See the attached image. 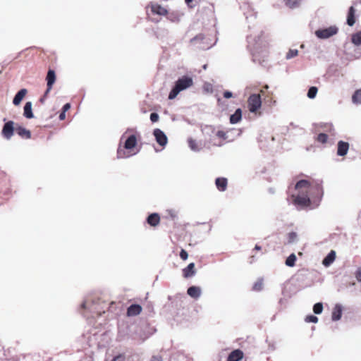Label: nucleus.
I'll return each mask as SVG.
<instances>
[{
    "label": "nucleus",
    "mask_w": 361,
    "mask_h": 361,
    "mask_svg": "<svg viewBox=\"0 0 361 361\" xmlns=\"http://www.w3.org/2000/svg\"><path fill=\"white\" fill-rule=\"evenodd\" d=\"M119 341H131L135 343H142L147 338V335L142 328L136 324H123L118 327Z\"/></svg>",
    "instance_id": "obj_1"
},
{
    "label": "nucleus",
    "mask_w": 361,
    "mask_h": 361,
    "mask_svg": "<svg viewBox=\"0 0 361 361\" xmlns=\"http://www.w3.org/2000/svg\"><path fill=\"white\" fill-rule=\"evenodd\" d=\"M295 189L306 190V192L309 194L313 202L312 208H316L319 205L324 195V191L321 183L315 182L311 183L310 181L302 179L296 183Z\"/></svg>",
    "instance_id": "obj_2"
},
{
    "label": "nucleus",
    "mask_w": 361,
    "mask_h": 361,
    "mask_svg": "<svg viewBox=\"0 0 361 361\" xmlns=\"http://www.w3.org/2000/svg\"><path fill=\"white\" fill-rule=\"evenodd\" d=\"M192 85L193 79L192 77L185 75L178 78L169 94V99H174L180 92L188 89Z\"/></svg>",
    "instance_id": "obj_3"
},
{
    "label": "nucleus",
    "mask_w": 361,
    "mask_h": 361,
    "mask_svg": "<svg viewBox=\"0 0 361 361\" xmlns=\"http://www.w3.org/2000/svg\"><path fill=\"white\" fill-rule=\"evenodd\" d=\"M297 195H292L293 203L298 207V209H303L307 207L313 209V202L310 198L308 193L306 192V190L300 189L297 190Z\"/></svg>",
    "instance_id": "obj_4"
},
{
    "label": "nucleus",
    "mask_w": 361,
    "mask_h": 361,
    "mask_svg": "<svg viewBox=\"0 0 361 361\" xmlns=\"http://www.w3.org/2000/svg\"><path fill=\"white\" fill-rule=\"evenodd\" d=\"M190 42L196 45L197 48L203 50H207L212 47L216 42L212 43L209 38L206 37L203 34H199L190 39Z\"/></svg>",
    "instance_id": "obj_5"
},
{
    "label": "nucleus",
    "mask_w": 361,
    "mask_h": 361,
    "mask_svg": "<svg viewBox=\"0 0 361 361\" xmlns=\"http://www.w3.org/2000/svg\"><path fill=\"white\" fill-rule=\"evenodd\" d=\"M4 124L2 127L1 135L6 140H10L14 135L16 130L15 123L13 121H6L3 119Z\"/></svg>",
    "instance_id": "obj_6"
},
{
    "label": "nucleus",
    "mask_w": 361,
    "mask_h": 361,
    "mask_svg": "<svg viewBox=\"0 0 361 361\" xmlns=\"http://www.w3.org/2000/svg\"><path fill=\"white\" fill-rule=\"evenodd\" d=\"M248 109L251 113H255L262 106V98L259 94H252L247 99Z\"/></svg>",
    "instance_id": "obj_7"
},
{
    "label": "nucleus",
    "mask_w": 361,
    "mask_h": 361,
    "mask_svg": "<svg viewBox=\"0 0 361 361\" xmlns=\"http://www.w3.org/2000/svg\"><path fill=\"white\" fill-rule=\"evenodd\" d=\"M338 27L336 26H330L324 29H319L315 31V35L319 39L329 38L338 32Z\"/></svg>",
    "instance_id": "obj_8"
},
{
    "label": "nucleus",
    "mask_w": 361,
    "mask_h": 361,
    "mask_svg": "<svg viewBox=\"0 0 361 361\" xmlns=\"http://www.w3.org/2000/svg\"><path fill=\"white\" fill-rule=\"evenodd\" d=\"M252 56L253 62L263 65V63L266 61L267 52V51L264 50L260 53L258 51L257 47H255L252 50Z\"/></svg>",
    "instance_id": "obj_9"
},
{
    "label": "nucleus",
    "mask_w": 361,
    "mask_h": 361,
    "mask_svg": "<svg viewBox=\"0 0 361 361\" xmlns=\"http://www.w3.org/2000/svg\"><path fill=\"white\" fill-rule=\"evenodd\" d=\"M153 135L157 142L161 147H164L168 142V138L165 133L159 128H155Z\"/></svg>",
    "instance_id": "obj_10"
},
{
    "label": "nucleus",
    "mask_w": 361,
    "mask_h": 361,
    "mask_svg": "<svg viewBox=\"0 0 361 361\" xmlns=\"http://www.w3.org/2000/svg\"><path fill=\"white\" fill-rule=\"evenodd\" d=\"M150 9L153 14L164 16L168 14V11L166 8L161 6L157 3H151Z\"/></svg>",
    "instance_id": "obj_11"
},
{
    "label": "nucleus",
    "mask_w": 361,
    "mask_h": 361,
    "mask_svg": "<svg viewBox=\"0 0 361 361\" xmlns=\"http://www.w3.org/2000/svg\"><path fill=\"white\" fill-rule=\"evenodd\" d=\"M349 143L343 140H340L337 144V155L344 157L347 154L349 149Z\"/></svg>",
    "instance_id": "obj_12"
},
{
    "label": "nucleus",
    "mask_w": 361,
    "mask_h": 361,
    "mask_svg": "<svg viewBox=\"0 0 361 361\" xmlns=\"http://www.w3.org/2000/svg\"><path fill=\"white\" fill-rule=\"evenodd\" d=\"M243 356L244 353L240 349H235L229 353L226 361H240Z\"/></svg>",
    "instance_id": "obj_13"
},
{
    "label": "nucleus",
    "mask_w": 361,
    "mask_h": 361,
    "mask_svg": "<svg viewBox=\"0 0 361 361\" xmlns=\"http://www.w3.org/2000/svg\"><path fill=\"white\" fill-rule=\"evenodd\" d=\"M196 274L195 264L194 262L190 263L183 269V276L185 279L191 278Z\"/></svg>",
    "instance_id": "obj_14"
},
{
    "label": "nucleus",
    "mask_w": 361,
    "mask_h": 361,
    "mask_svg": "<svg viewBox=\"0 0 361 361\" xmlns=\"http://www.w3.org/2000/svg\"><path fill=\"white\" fill-rule=\"evenodd\" d=\"M343 313V306L341 304H336L331 314V319L336 322L341 319Z\"/></svg>",
    "instance_id": "obj_15"
},
{
    "label": "nucleus",
    "mask_w": 361,
    "mask_h": 361,
    "mask_svg": "<svg viewBox=\"0 0 361 361\" xmlns=\"http://www.w3.org/2000/svg\"><path fill=\"white\" fill-rule=\"evenodd\" d=\"M146 221L149 226L155 227L160 222V216L158 213H152L147 217Z\"/></svg>",
    "instance_id": "obj_16"
},
{
    "label": "nucleus",
    "mask_w": 361,
    "mask_h": 361,
    "mask_svg": "<svg viewBox=\"0 0 361 361\" xmlns=\"http://www.w3.org/2000/svg\"><path fill=\"white\" fill-rule=\"evenodd\" d=\"M16 133L22 138L30 139L31 132L22 126L18 125L16 127Z\"/></svg>",
    "instance_id": "obj_17"
},
{
    "label": "nucleus",
    "mask_w": 361,
    "mask_h": 361,
    "mask_svg": "<svg viewBox=\"0 0 361 361\" xmlns=\"http://www.w3.org/2000/svg\"><path fill=\"white\" fill-rule=\"evenodd\" d=\"M187 293L192 298L197 299L201 295L202 290L199 286H192L188 288Z\"/></svg>",
    "instance_id": "obj_18"
},
{
    "label": "nucleus",
    "mask_w": 361,
    "mask_h": 361,
    "mask_svg": "<svg viewBox=\"0 0 361 361\" xmlns=\"http://www.w3.org/2000/svg\"><path fill=\"white\" fill-rule=\"evenodd\" d=\"M137 138L135 135H130L124 142V149L127 150L133 149L137 145Z\"/></svg>",
    "instance_id": "obj_19"
},
{
    "label": "nucleus",
    "mask_w": 361,
    "mask_h": 361,
    "mask_svg": "<svg viewBox=\"0 0 361 361\" xmlns=\"http://www.w3.org/2000/svg\"><path fill=\"white\" fill-rule=\"evenodd\" d=\"M142 311V307L138 304L130 305L127 310V314L129 317L138 315Z\"/></svg>",
    "instance_id": "obj_20"
},
{
    "label": "nucleus",
    "mask_w": 361,
    "mask_h": 361,
    "mask_svg": "<svg viewBox=\"0 0 361 361\" xmlns=\"http://www.w3.org/2000/svg\"><path fill=\"white\" fill-rule=\"evenodd\" d=\"M215 185L221 192H224L227 188L228 180L224 177H219L215 180Z\"/></svg>",
    "instance_id": "obj_21"
},
{
    "label": "nucleus",
    "mask_w": 361,
    "mask_h": 361,
    "mask_svg": "<svg viewBox=\"0 0 361 361\" xmlns=\"http://www.w3.org/2000/svg\"><path fill=\"white\" fill-rule=\"evenodd\" d=\"M27 91L26 89L23 88L20 89L14 96V98L13 99V104L15 106H18L20 104L25 96L26 95Z\"/></svg>",
    "instance_id": "obj_22"
},
{
    "label": "nucleus",
    "mask_w": 361,
    "mask_h": 361,
    "mask_svg": "<svg viewBox=\"0 0 361 361\" xmlns=\"http://www.w3.org/2000/svg\"><path fill=\"white\" fill-rule=\"evenodd\" d=\"M336 259V252L334 250H331L327 255L323 259L322 264L328 267H329Z\"/></svg>",
    "instance_id": "obj_23"
},
{
    "label": "nucleus",
    "mask_w": 361,
    "mask_h": 361,
    "mask_svg": "<svg viewBox=\"0 0 361 361\" xmlns=\"http://www.w3.org/2000/svg\"><path fill=\"white\" fill-rule=\"evenodd\" d=\"M346 23L350 27L353 26L355 23V9L353 6L348 9Z\"/></svg>",
    "instance_id": "obj_24"
},
{
    "label": "nucleus",
    "mask_w": 361,
    "mask_h": 361,
    "mask_svg": "<svg viewBox=\"0 0 361 361\" xmlns=\"http://www.w3.org/2000/svg\"><path fill=\"white\" fill-rule=\"evenodd\" d=\"M188 143L190 149L195 152H198L202 149V143L197 142L195 140L191 137L188 139Z\"/></svg>",
    "instance_id": "obj_25"
},
{
    "label": "nucleus",
    "mask_w": 361,
    "mask_h": 361,
    "mask_svg": "<svg viewBox=\"0 0 361 361\" xmlns=\"http://www.w3.org/2000/svg\"><path fill=\"white\" fill-rule=\"evenodd\" d=\"M47 86H49V88H52L53 85L56 81V73L55 71L52 69H49L47 72Z\"/></svg>",
    "instance_id": "obj_26"
},
{
    "label": "nucleus",
    "mask_w": 361,
    "mask_h": 361,
    "mask_svg": "<svg viewBox=\"0 0 361 361\" xmlns=\"http://www.w3.org/2000/svg\"><path fill=\"white\" fill-rule=\"evenodd\" d=\"M242 119V110L240 108L235 109V112L230 116V123L231 124L238 123Z\"/></svg>",
    "instance_id": "obj_27"
},
{
    "label": "nucleus",
    "mask_w": 361,
    "mask_h": 361,
    "mask_svg": "<svg viewBox=\"0 0 361 361\" xmlns=\"http://www.w3.org/2000/svg\"><path fill=\"white\" fill-rule=\"evenodd\" d=\"M32 104L31 102H27L25 104V106H24V111H23V116L26 118H32L34 117V114H33V112H32Z\"/></svg>",
    "instance_id": "obj_28"
},
{
    "label": "nucleus",
    "mask_w": 361,
    "mask_h": 361,
    "mask_svg": "<svg viewBox=\"0 0 361 361\" xmlns=\"http://www.w3.org/2000/svg\"><path fill=\"white\" fill-rule=\"evenodd\" d=\"M126 149H124V147H121V144L119 145L118 149H117V153L116 157L117 159H126L130 157V154H129L126 151Z\"/></svg>",
    "instance_id": "obj_29"
},
{
    "label": "nucleus",
    "mask_w": 361,
    "mask_h": 361,
    "mask_svg": "<svg viewBox=\"0 0 361 361\" xmlns=\"http://www.w3.org/2000/svg\"><path fill=\"white\" fill-rule=\"evenodd\" d=\"M351 42L355 46H361V31L356 32L351 35Z\"/></svg>",
    "instance_id": "obj_30"
},
{
    "label": "nucleus",
    "mask_w": 361,
    "mask_h": 361,
    "mask_svg": "<svg viewBox=\"0 0 361 361\" xmlns=\"http://www.w3.org/2000/svg\"><path fill=\"white\" fill-rule=\"evenodd\" d=\"M285 4L290 8L294 9L300 6L302 0H283Z\"/></svg>",
    "instance_id": "obj_31"
},
{
    "label": "nucleus",
    "mask_w": 361,
    "mask_h": 361,
    "mask_svg": "<svg viewBox=\"0 0 361 361\" xmlns=\"http://www.w3.org/2000/svg\"><path fill=\"white\" fill-rule=\"evenodd\" d=\"M297 257L294 253L290 254L286 259V265L289 267H293L295 264Z\"/></svg>",
    "instance_id": "obj_32"
},
{
    "label": "nucleus",
    "mask_w": 361,
    "mask_h": 361,
    "mask_svg": "<svg viewBox=\"0 0 361 361\" xmlns=\"http://www.w3.org/2000/svg\"><path fill=\"white\" fill-rule=\"evenodd\" d=\"M288 244H293L298 241V234L294 231L288 233Z\"/></svg>",
    "instance_id": "obj_33"
},
{
    "label": "nucleus",
    "mask_w": 361,
    "mask_h": 361,
    "mask_svg": "<svg viewBox=\"0 0 361 361\" xmlns=\"http://www.w3.org/2000/svg\"><path fill=\"white\" fill-rule=\"evenodd\" d=\"M354 104H361V89L357 90L352 96Z\"/></svg>",
    "instance_id": "obj_34"
},
{
    "label": "nucleus",
    "mask_w": 361,
    "mask_h": 361,
    "mask_svg": "<svg viewBox=\"0 0 361 361\" xmlns=\"http://www.w3.org/2000/svg\"><path fill=\"white\" fill-rule=\"evenodd\" d=\"M318 89L315 86H312L308 89L307 96L309 99H314L317 96Z\"/></svg>",
    "instance_id": "obj_35"
},
{
    "label": "nucleus",
    "mask_w": 361,
    "mask_h": 361,
    "mask_svg": "<svg viewBox=\"0 0 361 361\" xmlns=\"http://www.w3.org/2000/svg\"><path fill=\"white\" fill-rule=\"evenodd\" d=\"M323 311L322 302H317L313 306V312L316 314H320Z\"/></svg>",
    "instance_id": "obj_36"
},
{
    "label": "nucleus",
    "mask_w": 361,
    "mask_h": 361,
    "mask_svg": "<svg viewBox=\"0 0 361 361\" xmlns=\"http://www.w3.org/2000/svg\"><path fill=\"white\" fill-rule=\"evenodd\" d=\"M263 288V280L259 279L257 280L252 286V290L255 291H260Z\"/></svg>",
    "instance_id": "obj_37"
},
{
    "label": "nucleus",
    "mask_w": 361,
    "mask_h": 361,
    "mask_svg": "<svg viewBox=\"0 0 361 361\" xmlns=\"http://www.w3.org/2000/svg\"><path fill=\"white\" fill-rule=\"evenodd\" d=\"M317 140L322 144H325L328 140V135L326 133H321L317 135Z\"/></svg>",
    "instance_id": "obj_38"
},
{
    "label": "nucleus",
    "mask_w": 361,
    "mask_h": 361,
    "mask_svg": "<svg viewBox=\"0 0 361 361\" xmlns=\"http://www.w3.org/2000/svg\"><path fill=\"white\" fill-rule=\"evenodd\" d=\"M298 54V49H289V51L286 54V59L287 60L291 59L292 58L296 56Z\"/></svg>",
    "instance_id": "obj_39"
},
{
    "label": "nucleus",
    "mask_w": 361,
    "mask_h": 361,
    "mask_svg": "<svg viewBox=\"0 0 361 361\" xmlns=\"http://www.w3.org/2000/svg\"><path fill=\"white\" fill-rule=\"evenodd\" d=\"M305 322L307 323H317L318 322V317L317 316L310 314L307 315L305 319Z\"/></svg>",
    "instance_id": "obj_40"
},
{
    "label": "nucleus",
    "mask_w": 361,
    "mask_h": 361,
    "mask_svg": "<svg viewBox=\"0 0 361 361\" xmlns=\"http://www.w3.org/2000/svg\"><path fill=\"white\" fill-rule=\"evenodd\" d=\"M167 214L170 219L173 221H175L178 219V212L174 209L167 210Z\"/></svg>",
    "instance_id": "obj_41"
},
{
    "label": "nucleus",
    "mask_w": 361,
    "mask_h": 361,
    "mask_svg": "<svg viewBox=\"0 0 361 361\" xmlns=\"http://www.w3.org/2000/svg\"><path fill=\"white\" fill-rule=\"evenodd\" d=\"M216 135L223 140H226L228 137L226 133L223 130H218L216 133Z\"/></svg>",
    "instance_id": "obj_42"
},
{
    "label": "nucleus",
    "mask_w": 361,
    "mask_h": 361,
    "mask_svg": "<svg viewBox=\"0 0 361 361\" xmlns=\"http://www.w3.org/2000/svg\"><path fill=\"white\" fill-rule=\"evenodd\" d=\"M247 42H248L249 47L252 45V43H253V45L257 44V41L256 40V37H252V36L247 37Z\"/></svg>",
    "instance_id": "obj_43"
},
{
    "label": "nucleus",
    "mask_w": 361,
    "mask_h": 361,
    "mask_svg": "<svg viewBox=\"0 0 361 361\" xmlns=\"http://www.w3.org/2000/svg\"><path fill=\"white\" fill-rule=\"evenodd\" d=\"M149 118H150V121L152 123H155V122L158 121L159 116L157 113L152 112V113H151Z\"/></svg>",
    "instance_id": "obj_44"
},
{
    "label": "nucleus",
    "mask_w": 361,
    "mask_h": 361,
    "mask_svg": "<svg viewBox=\"0 0 361 361\" xmlns=\"http://www.w3.org/2000/svg\"><path fill=\"white\" fill-rule=\"evenodd\" d=\"M203 90L206 92H212L213 87L212 85L209 83H205L203 86Z\"/></svg>",
    "instance_id": "obj_45"
},
{
    "label": "nucleus",
    "mask_w": 361,
    "mask_h": 361,
    "mask_svg": "<svg viewBox=\"0 0 361 361\" xmlns=\"http://www.w3.org/2000/svg\"><path fill=\"white\" fill-rule=\"evenodd\" d=\"M354 275H355V277L356 278V279L357 280V281L361 283V267H359L357 269Z\"/></svg>",
    "instance_id": "obj_46"
},
{
    "label": "nucleus",
    "mask_w": 361,
    "mask_h": 361,
    "mask_svg": "<svg viewBox=\"0 0 361 361\" xmlns=\"http://www.w3.org/2000/svg\"><path fill=\"white\" fill-rule=\"evenodd\" d=\"M92 304L90 305L87 301H84L80 305L81 308L85 309V310L88 309V310H90V311H92Z\"/></svg>",
    "instance_id": "obj_47"
},
{
    "label": "nucleus",
    "mask_w": 361,
    "mask_h": 361,
    "mask_svg": "<svg viewBox=\"0 0 361 361\" xmlns=\"http://www.w3.org/2000/svg\"><path fill=\"white\" fill-rule=\"evenodd\" d=\"M180 257L183 259V260H186L188 257V252L184 250V249H182L180 252Z\"/></svg>",
    "instance_id": "obj_48"
},
{
    "label": "nucleus",
    "mask_w": 361,
    "mask_h": 361,
    "mask_svg": "<svg viewBox=\"0 0 361 361\" xmlns=\"http://www.w3.org/2000/svg\"><path fill=\"white\" fill-rule=\"evenodd\" d=\"M168 19L171 22H178L179 18L176 16H174L173 14H170L168 16Z\"/></svg>",
    "instance_id": "obj_49"
},
{
    "label": "nucleus",
    "mask_w": 361,
    "mask_h": 361,
    "mask_svg": "<svg viewBox=\"0 0 361 361\" xmlns=\"http://www.w3.org/2000/svg\"><path fill=\"white\" fill-rule=\"evenodd\" d=\"M125 356L123 355H118V356L115 357L112 361H125Z\"/></svg>",
    "instance_id": "obj_50"
},
{
    "label": "nucleus",
    "mask_w": 361,
    "mask_h": 361,
    "mask_svg": "<svg viewBox=\"0 0 361 361\" xmlns=\"http://www.w3.org/2000/svg\"><path fill=\"white\" fill-rule=\"evenodd\" d=\"M232 97H233V93L231 92L226 90L224 92V97L225 99H230Z\"/></svg>",
    "instance_id": "obj_51"
},
{
    "label": "nucleus",
    "mask_w": 361,
    "mask_h": 361,
    "mask_svg": "<svg viewBox=\"0 0 361 361\" xmlns=\"http://www.w3.org/2000/svg\"><path fill=\"white\" fill-rule=\"evenodd\" d=\"M71 109V104L66 103L62 107V111L66 112Z\"/></svg>",
    "instance_id": "obj_52"
},
{
    "label": "nucleus",
    "mask_w": 361,
    "mask_h": 361,
    "mask_svg": "<svg viewBox=\"0 0 361 361\" xmlns=\"http://www.w3.org/2000/svg\"><path fill=\"white\" fill-rule=\"evenodd\" d=\"M151 361H162V358L161 356H152L151 357Z\"/></svg>",
    "instance_id": "obj_53"
},
{
    "label": "nucleus",
    "mask_w": 361,
    "mask_h": 361,
    "mask_svg": "<svg viewBox=\"0 0 361 361\" xmlns=\"http://www.w3.org/2000/svg\"><path fill=\"white\" fill-rule=\"evenodd\" d=\"M65 118H66V112L62 111L59 116V118L60 121H63L65 119Z\"/></svg>",
    "instance_id": "obj_54"
},
{
    "label": "nucleus",
    "mask_w": 361,
    "mask_h": 361,
    "mask_svg": "<svg viewBox=\"0 0 361 361\" xmlns=\"http://www.w3.org/2000/svg\"><path fill=\"white\" fill-rule=\"evenodd\" d=\"M192 1L193 0H185V2L188 6L192 8V6L190 5L192 2Z\"/></svg>",
    "instance_id": "obj_55"
},
{
    "label": "nucleus",
    "mask_w": 361,
    "mask_h": 361,
    "mask_svg": "<svg viewBox=\"0 0 361 361\" xmlns=\"http://www.w3.org/2000/svg\"><path fill=\"white\" fill-rule=\"evenodd\" d=\"M52 88H49V86H47V88L44 94V97H47V94L49 93V92L51 91Z\"/></svg>",
    "instance_id": "obj_56"
},
{
    "label": "nucleus",
    "mask_w": 361,
    "mask_h": 361,
    "mask_svg": "<svg viewBox=\"0 0 361 361\" xmlns=\"http://www.w3.org/2000/svg\"><path fill=\"white\" fill-rule=\"evenodd\" d=\"M255 250H262V247L259 245H255V248H254Z\"/></svg>",
    "instance_id": "obj_57"
},
{
    "label": "nucleus",
    "mask_w": 361,
    "mask_h": 361,
    "mask_svg": "<svg viewBox=\"0 0 361 361\" xmlns=\"http://www.w3.org/2000/svg\"><path fill=\"white\" fill-rule=\"evenodd\" d=\"M46 97H44V95H43V97H42L39 99V102H40L41 103H42V104H43V103L44 102V101H45Z\"/></svg>",
    "instance_id": "obj_58"
},
{
    "label": "nucleus",
    "mask_w": 361,
    "mask_h": 361,
    "mask_svg": "<svg viewBox=\"0 0 361 361\" xmlns=\"http://www.w3.org/2000/svg\"><path fill=\"white\" fill-rule=\"evenodd\" d=\"M130 131H133V129H131V128H128V129L126 130V131L125 132V133L122 135L121 139H123V137H124V135H125V134H126V133H128V132H130Z\"/></svg>",
    "instance_id": "obj_59"
},
{
    "label": "nucleus",
    "mask_w": 361,
    "mask_h": 361,
    "mask_svg": "<svg viewBox=\"0 0 361 361\" xmlns=\"http://www.w3.org/2000/svg\"><path fill=\"white\" fill-rule=\"evenodd\" d=\"M269 192L270 193H271V194H274V189H272V188H269Z\"/></svg>",
    "instance_id": "obj_60"
},
{
    "label": "nucleus",
    "mask_w": 361,
    "mask_h": 361,
    "mask_svg": "<svg viewBox=\"0 0 361 361\" xmlns=\"http://www.w3.org/2000/svg\"><path fill=\"white\" fill-rule=\"evenodd\" d=\"M269 88V86L267 85H266L264 87V89L265 90H267Z\"/></svg>",
    "instance_id": "obj_61"
},
{
    "label": "nucleus",
    "mask_w": 361,
    "mask_h": 361,
    "mask_svg": "<svg viewBox=\"0 0 361 361\" xmlns=\"http://www.w3.org/2000/svg\"><path fill=\"white\" fill-rule=\"evenodd\" d=\"M206 68H207V65H204V66H203V68H204V69H206Z\"/></svg>",
    "instance_id": "obj_62"
},
{
    "label": "nucleus",
    "mask_w": 361,
    "mask_h": 361,
    "mask_svg": "<svg viewBox=\"0 0 361 361\" xmlns=\"http://www.w3.org/2000/svg\"><path fill=\"white\" fill-rule=\"evenodd\" d=\"M1 73H2V70H0V74H1Z\"/></svg>",
    "instance_id": "obj_63"
}]
</instances>
